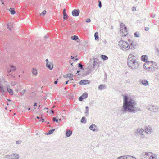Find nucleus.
<instances>
[{
    "instance_id": "72a5a7b5",
    "label": "nucleus",
    "mask_w": 159,
    "mask_h": 159,
    "mask_svg": "<svg viewBox=\"0 0 159 159\" xmlns=\"http://www.w3.org/2000/svg\"><path fill=\"white\" fill-rule=\"evenodd\" d=\"M93 66H94L95 67L96 66H97V67H98L99 65L98 64V62L96 61H94L93 62Z\"/></svg>"
},
{
    "instance_id": "5fc2aeb1",
    "label": "nucleus",
    "mask_w": 159,
    "mask_h": 159,
    "mask_svg": "<svg viewBox=\"0 0 159 159\" xmlns=\"http://www.w3.org/2000/svg\"><path fill=\"white\" fill-rule=\"evenodd\" d=\"M50 111V112H51V114H53V113H54V111H53V110H51Z\"/></svg>"
},
{
    "instance_id": "864d4df0",
    "label": "nucleus",
    "mask_w": 159,
    "mask_h": 159,
    "mask_svg": "<svg viewBox=\"0 0 159 159\" xmlns=\"http://www.w3.org/2000/svg\"><path fill=\"white\" fill-rule=\"evenodd\" d=\"M48 35H46L45 36H44V39H47V38H48Z\"/></svg>"
},
{
    "instance_id": "bb28decb",
    "label": "nucleus",
    "mask_w": 159,
    "mask_h": 159,
    "mask_svg": "<svg viewBox=\"0 0 159 159\" xmlns=\"http://www.w3.org/2000/svg\"><path fill=\"white\" fill-rule=\"evenodd\" d=\"M154 49L155 51V54H156V55L157 56H159V50L157 48L155 47V48Z\"/></svg>"
},
{
    "instance_id": "a878e982",
    "label": "nucleus",
    "mask_w": 159,
    "mask_h": 159,
    "mask_svg": "<svg viewBox=\"0 0 159 159\" xmlns=\"http://www.w3.org/2000/svg\"><path fill=\"white\" fill-rule=\"evenodd\" d=\"M101 57V58L104 61L107 60L108 59V57L106 55H102Z\"/></svg>"
},
{
    "instance_id": "5701e85b",
    "label": "nucleus",
    "mask_w": 159,
    "mask_h": 159,
    "mask_svg": "<svg viewBox=\"0 0 159 159\" xmlns=\"http://www.w3.org/2000/svg\"><path fill=\"white\" fill-rule=\"evenodd\" d=\"M13 26L12 24L11 23H9L7 25V27L9 30H11Z\"/></svg>"
},
{
    "instance_id": "c85d7f7f",
    "label": "nucleus",
    "mask_w": 159,
    "mask_h": 159,
    "mask_svg": "<svg viewBox=\"0 0 159 159\" xmlns=\"http://www.w3.org/2000/svg\"><path fill=\"white\" fill-rule=\"evenodd\" d=\"M55 130V129H51L49 131L48 133L47 134V135H50L53 133Z\"/></svg>"
},
{
    "instance_id": "0eeeda50",
    "label": "nucleus",
    "mask_w": 159,
    "mask_h": 159,
    "mask_svg": "<svg viewBox=\"0 0 159 159\" xmlns=\"http://www.w3.org/2000/svg\"><path fill=\"white\" fill-rule=\"evenodd\" d=\"M150 65V69H149L148 71H151L157 69L158 66L155 62L152 61Z\"/></svg>"
},
{
    "instance_id": "c9c22d12",
    "label": "nucleus",
    "mask_w": 159,
    "mask_h": 159,
    "mask_svg": "<svg viewBox=\"0 0 159 159\" xmlns=\"http://www.w3.org/2000/svg\"><path fill=\"white\" fill-rule=\"evenodd\" d=\"M68 18V16L66 14L63 15V19L64 20H66Z\"/></svg>"
},
{
    "instance_id": "a19ab883",
    "label": "nucleus",
    "mask_w": 159,
    "mask_h": 159,
    "mask_svg": "<svg viewBox=\"0 0 159 159\" xmlns=\"http://www.w3.org/2000/svg\"><path fill=\"white\" fill-rule=\"evenodd\" d=\"M151 157L152 158V159H157V155H154V156L152 155Z\"/></svg>"
},
{
    "instance_id": "e2e57ef3",
    "label": "nucleus",
    "mask_w": 159,
    "mask_h": 159,
    "mask_svg": "<svg viewBox=\"0 0 159 159\" xmlns=\"http://www.w3.org/2000/svg\"><path fill=\"white\" fill-rule=\"evenodd\" d=\"M1 2L2 4H3V5H4L3 1L2 0H1Z\"/></svg>"
},
{
    "instance_id": "9d476101",
    "label": "nucleus",
    "mask_w": 159,
    "mask_h": 159,
    "mask_svg": "<svg viewBox=\"0 0 159 159\" xmlns=\"http://www.w3.org/2000/svg\"><path fill=\"white\" fill-rule=\"evenodd\" d=\"M145 129V132L147 134H150L153 132L152 129L150 126L146 127Z\"/></svg>"
},
{
    "instance_id": "e433bc0d",
    "label": "nucleus",
    "mask_w": 159,
    "mask_h": 159,
    "mask_svg": "<svg viewBox=\"0 0 159 159\" xmlns=\"http://www.w3.org/2000/svg\"><path fill=\"white\" fill-rule=\"evenodd\" d=\"M134 35L136 37H139L140 35L139 33L137 31L134 34Z\"/></svg>"
},
{
    "instance_id": "f257e3e1",
    "label": "nucleus",
    "mask_w": 159,
    "mask_h": 159,
    "mask_svg": "<svg viewBox=\"0 0 159 159\" xmlns=\"http://www.w3.org/2000/svg\"><path fill=\"white\" fill-rule=\"evenodd\" d=\"M123 100V105L122 108L121 109V111L135 113L140 111V108L137 107V102L134 98L129 97L127 95H124Z\"/></svg>"
},
{
    "instance_id": "1a4fd4ad",
    "label": "nucleus",
    "mask_w": 159,
    "mask_h": 159,
    "mask_svg": "<svg viewBox=\"0 0 159 159\" xmlns=\"http://www.w3.org/2000/svg\"><path fill=\"white\" fill-rule=\"evenodd\" d=\"M80 12L79 9H75L72 11V14L73 16L76 17L79 16Z\"/></svg>"
},
{
    "instance_id": "49530a36",
    "label": "nucleus",
    "mask_w": 159,
    "mask_h": 159,
    "mask_svg": "<svg viewBox=\"0 0 159 159\" xmlns=\"http://www.w3.org/2000/svg\"><path fill=\"white\" fill-rule=\"evenodd\" d=\"M86 21L87 23H89L91 21V20L90 19L88 18L86 20Z\"/></svg>"
},
{
    "instance_id": "ea45409f",
    "label": "nucleus",
    "mask_w": 159,
    "mask_h": 159,
    "mask_svg": "<svg viewBox=\"0 0 159 159\" xmlns=\"http://www.w3.org/2000/svg\"><path fill=\"white\" fill-rule=\"evenodd\" d=\"M52 120L53 121H55L56 122H58V119H57L56 117H53L52 119Z\"/></svg>"
},
{
    "instance_id": "774afa93",
    "label": "nucleus",
    "mask_w": 159,
    "mask_h": 159,
    "mask_svg": "<svg viewBox=\"0 0 159 159\" xmlns=\"http://www.w3.org/2000/svg\"><path fill=\"white\" fill-rule=\"evenodd\" d=\"M152 155H151L150 156V157H149V159H152Z\"/></svg>"
},
{
    "instance_id": "6e6d98bb",
    "label": "nucleus",
    "mask_w": 159,
    "mask_h": 159,
    "mask_svg": "<svg viewBox=\"0 0 159 159\" xmlns=\"http://www.w3.org/2000/svg\"><path fill=\"white\" fill-rule=\"evenodd\" d=\"M151 17L152 18H153L155 17V15L153 14V15H151Z\"/></svg>"
},
{
    "instance_id": "4be33fe9",
    "label": "nucleus",
    "mask_w": 159,
    "mask_h": 159,
    "mask_svg": "<svg viewBox=\"0 0 159 159\" xmlns=\"http://www.w3.org/2000/svg\"><path fill=\"white\" fill-rule=\"evenodd\" d=\"M71 39L75 41H76L77 40H80L79 38H78V36L77 35H74L71 37Z\"/></svg>"
},
{
    "instance_id": "603ef678",
    "label": "nucleus",
    "mask_w": 159,
    "mask_h": 159,
    "mask_svg": "<svg viewBox=\"0 0 159 159\" xmlns=\"http://www.w3.org/2000/svg\"><path fill=\"white\" fill-rule=\"evenodd\" d=\"M58 80V79H57V80L56 81H54V83L55 84H56L57 83Z\"/></svg>"
},
{
    "instance_id": "9b49d317",
    "label": "nucleus",
    "mask_w": 159,
    "mask_h": 159,
    "mask_svg": "<svg viewBox=\"0 0 159 159\" xmlns=\"http://www.w3.org/2000/svg\"><path fill=\"white\" fill-rule=\"evenodd\" d=\"M88 94L87 93H84L79 98V100L80 101H82L84 99L88 97Z\"/></svg>"
},
{
    "instance_id": "412c9836",
    "label": "nucleus",
    "mask_w": 159,
    "mask_h": 159,
    "mask_svg": "<svg viewBox=\"0 0 159 159\" xmlns=\"http://www.w3.org/2000/svg\"><path fill=\"white\" fill-rule=\"evenodd\" d=\"M46 66L50 70H52L53 68V64L51 62H49L48 65H46Z\"/></svg>"
},
{
    "instance_id": "c756f323",
    "label": "nucleus",
    "mask_w": 159,
    "mask_h": 159,
    "mask_svg": "<svg viewBox=\"0 0 159 159\" xmlns=\"http://www.w3.org/2000/svg\"><path fill=\"white\" fill-rule=\"evenodd\" d=\"M86 108V111L85 112V116H88L89 114L88 110H89V107L88 106H86L85 107Z\"/></svg>"
},
{
    "instance_id": "7ed1b4c3",
    "label": "nucleus",
    "mask_w": 159,
    "mask_h": 159,
    "mask_svg": "<svg viewBox=\"0 0 159 159\" xmlns=\"http://www.w3.org/2000/svg\"><path fill=\"white\" fill-rule=\"evenodd\" d=\"M118 45L123 50H124V49L128 50L130 48V46H129L128 43L126 41H123L122 40H121L119 42Z\"/></svg>"
},
{
    "instance_id": "f704fd0d",
    "label": "nucleus",
    "mask_w": 159,
    "mask_h": 159,
    "mask_svg": "<svg viewBox=\"0 0 159 159\" xmlns=\"http://www.w3.org/2000/svg\"><path fill=\"white\" fill-rule=\"evenodd\" d=\"M81 122L82 123H85L86 122V118L85 117H83L81 120Z\"/></svg>"
},
{
    "instance_id": "37998d69",
    "label": "nucleus",
    "mask_w": 159,
    "mask_h": 159,
    "mask_svg": "<svg viewBox=\"0 0 159 159\" xmlns=\"http://www.w3.org/2000/svg\"><path fill=\"white\" fill-rule=\"evenodd\" d=\"M46 10H44L41 13V15H44L46 14Z\"/></svg>"
},
{
    "instance_id": "a18cd8bd",
    "label": "nucleus",
    "mask_w": 159,
    "mask_h": 159,
    "mask_svg": "<svg viewBox=\"0 0 159 159\" xmlns=\"http://www.w3.org/2000/svg\"><path fill=\"white\" fill-rule=\"evenodd\" d=\"M92 71L90 70L89 69L87 71V74H89L90 73H91V72Z\"/></svg>"
},
{
    "instance_id": "aec40b11",
    "label": "nucleus",
    "mask_w": 159,
    "mask_h": 159,
    "mask_svg": "<svg viewBox=\"0 0 159 159\" xmlns=\"http://www.w3.org/2000/svg\"><path fill=\"white\" fill-rule=\"evenodd\" d=\"M74 75L72 74H68L66 75H64L63 76L65 78H69V79H70L73 77Z\"/></svg>"
},
{
    "instance_id": "6ab92c4d",
    "label": "nucleus",
    "mask_w": 159,
    "mask_h": 159,
    "mask_svg": "<svg viewBox=\"0 0 159 159\" xmlns=\"http://www.w3.org/2000/svg\"><path fill=\"white\" fill-rule=\"evenodd\" d=\"M120 30H123V28H124V30H127V27L123 23H120Z\"/></svg>"
},
{
    "instance_id": "dca6fc26",
    "label": "nucleus",
    "mask_w": 159,
    "mask_h": 159,
    "mask_svg": "<svg viewBox=\"0 0 159 159\" xmlns=\"http://www.w3.org/2000/svg\"><path fill=\"white\" fill-rule=\"evenodd\" d=\"M88 83V80H82L79 83L80 85H86Z\"/></svg>"
},
{
    "instance_id": "cd10ccee",
    "label": "nucleus",
    "mask_w": 159,
    "mask_h": 159,
    "mask_svg": "<svg viewBox=\"0 0 159 159\" xmlns=\"http://www.w3.org/2000/svg\"><path fill=\"white\" fill-rule=\"evenodd\" d=\"M94 66H93V64H91L89 66V69L92 71L94 70Z\"/></svg>"
},
{
    "instance_id": "79ce46f5",
    "label": "nucleus",
    "mask_w": 159,
    "mask_h": 159,
    "mask_svg": "<svg viewBox=\"0 0 159 159\" xmlns=\"http://www.w3.org/2000/svg\"><path fill=\"white\" fill-rule=\"evenodd\" d=\"M98 6L100 8H101L102 7L101 2L100 1H98Z\"/></svg>"
},
{
    "instance_id": "13d9d810",
    "label": "nucleus",
    "mask_w": 159,
    "mask_h": 159,
    "mask_svg": "<svg viewBox=\"0 0 159 159\" xmlns=\"http://www.w3.org/2000/svg\"><path fill=\"white\" fill-rule=\"evenodd\" d=\"M69 80H68L67 81H66V83H65V84H68V82H69Z\"/></svg>"
},
{
    "instance_id": "680f3d73",
    "label": "nucleus",
    "mask_w": 159,
    "mask_h": 159,
    "mask_svg": "<svg viewBox=\"0 0 159 159\" xmlns=\"http://www.w3.org/2000/svg\"><path fill=\"white\" fill-rule=\"evenodd\" d=\"M80 72V70H78V71H77V72H76V74L78 73H79Z\"/></svg>"
},
{
    "instance_id": "0e129e2a",
    "label": "nucleus",
    "mask_w": 159,
    "mask_h": 159,
    "mask_svg": "<svg viewBox=\"0 0 159 159\" xmlns=\"http://www.w3.org/2000/svg\"><path fill=\"white\" fill-rule=\"evenodd\" d=\"M74 58V57H73V56H71V58H70L71 59H73Z\"/></svg>"
},
{
    "instance_id": "2f4dec72",
    "label": "nucleus",
    "mask_w": 159,
    "mask_h": 159,
    "mask_svg": "<svg viewBox=\"0 0 159 159\" xmlns=\"http://www.w3.org/2000/svg\"><path fill=\"white\" fill-rule=\"evenodd\" d=\"M98 89L100 90L104 89H105V85H100L98 86Z\"/></svg>"
},
{
    "instance_id": "09e8293b",
    "label": "nucleus",
    "mask_w": 159,
    "mask_h": 159,
    "mask_svg": "<svg viewBox=\"0 0 159 159\" xmlns=\"http://www.w3.org/2000/svg\"><path fill=\"white\" fill-rule=\"evenodd\" d=\"M21 143V141H17L16 142V144H19Z\"/></svg>"
},
{
    "instance_id": "de8ad7c7",
    "label": "nucleus",
    "mask_w": 159,
    "mask_h": 159,
    "mask_svg": "<svg viewBox=\"0 0 159 159\" xmlns=\"http://www.w3.org/2000/svg\"><path fill=\"white\" fill-rule=\"evenodd\" d=\"M130 47L131 46L133 48H134V45L133 43V42H132L131 43L130 45Z\"/></svg>"
},
{
    "instance_id": "6e6552de",
    "label": "nucleus",
    "mask_w": 159,
    "mask_h": 159,
    "mask_svg": "<svg viewBox=\"0 0 159 159\" xmlns=\"http://www.w3.org/2000/svg\"><path fill=\"white\" fill-rule=\"evenodd\" d=\"M152 61H146L143 65V68L148 70L149 69H150V65Z\"/></svg>"
},
{
    "instance_id": "3c124183",
    "label": "nucleus",
    "mask_w": 159,
    "mask_h": 159,
    "mask_svg": "<svg viewBox=\"0 0 159 159\" xmlns=\"http://www.w3.org/2000/svg\"><path fill=\"white\" fill-rule=\"evenodd\" d=\"M45 61L46 62V65H48V63H49L50 62L49 61H48V60L47 59L46 60H45Z\"/></svg>"
},
{
    "instance_id": "4c0bfd02",
    "label": "nucleus",
    "mask_w": 159,
    "mask_h": 159,
    "mask_svg": "<svg viewBox=\"0 0 159 159\" xmlns=\"http://www.w3.org/2000/svg\"><path fill=\"white\" fill-rule=\"evenodd\" d=\"M78 66L79 68H80L81 69H83V65L81 64L80 63H79L78 64Z\"/></svg>"
},
{
    "instance_id": "ddd939ff",
    "label": "nucleus",
    "mask_w": 159,
    "mask_h": 159,
    "mask_svg": "<svg viewBox=\"0 0 159 159\" xmlns=\"http://www.w3.org/2000/svg\"><path fill=\"white\" fill-rule=\"evenodd\" d=\"M89 129L90 130L93 131H96L97 130V126L94 124H92L91 125L89 126Z\"/></svg>"
},
{
    "instance_id": "393cba45",
    "label": "nucleus",
    "mask_w": 159,
    "mask_h": 159,
    "mask_svg": "<svg viewBox=\"0 0 159 159\" xmlns=\"http://www.w3.org/2000/svg\"><path fill=\"white\" fill-rule=\"evenodd\" d=\"M10 12L12 15H14L15 13V9L14 8H11L9 10Z\"/></svg>"
},
{
    "instance_id": "052dcab7",
    "label": "nucleus",
    "mask_w": 159,
    "mask_h": 159,
    "mask_svg": "<svg viewBox=\"0 0 159 159\" xmlns=\"http://www.w3.org/2000/svg\"><path fill=\"white\" fill-rule=\"evenodd\" d=\"M34 106H37V103H35L34 104Z\"/></svg>"
},
{
    "instance_id": "f8f14e48",
    "label": "nucleus",
    "mask_w": 159,
    "mask_h": 159,
    "mask_svg": "<svg viewBox=\"0 0 159 159\" xmlns=\"http://www.w3.org/2000/svg\"><path fill=\"white\" fill-rule=\"evenodd\" d=\"M11 159H19V154L16 153H13L9 156Z\"/></svg>"
},
{
    "instance_id": "423d86ee",
    "label": "nucleus",
    "mask_w": 159,
    "mask_h": 159,
    "mask_svg": "<svg viewBox=\"0 0 159 159\" xmlns=\"http://www.w3.org/2000/svg\"><path fill=\"white\" fill-rule=\"evenodd\" d=\"M145 132L144 130L142 128H138L137 129L136 134L140 136V137L143 138L145 137L144 134Z\"/></svg>"
},
{
    "instance_id": "473e14b6",
    "label": "nucleus",
    "mask_w": 159,
    "mask_h": 159,
    "mask_svg": "<svg viewBox=\"0 0 159 159\" xmlns=\"http://www.w3.org/2000/svg\"><path fill=\"white\" fill-rule=\"evenodd\" d=\"M151 154V153L150 152H145V153H143V156H151L150 155Z\"/></svg>"
},
{
    "instance_id": "2eb2a0df",
    "label": "nucleus",
    "mask_w": 159,
    "mask_h": 159,
    "mask_svg": "<svg viewBox=\"0 0 159 159\" xmlns=\"http://www.w3.org/2000/svg\"><path fill=\"white\" fill-rule=\"evenodd\" d=\"M140 83H142V84L147 86L149 84L148 82L146 80H139Z\"/></svg>"
},
{
    "instance_id": "f3484780",
    "label": "nucleus",
    "mask_w": 159,
    "mask_h": 159,
    "mask_svg": "<svg viewBox=\"0 0 159 159\" xmlns=\"http://www.w3.org/2000/svg\"><path fill=\"white\" fill-rule=\"evenodd\" d=\"M141 59L142 61L146 62L148 60V57L146 55H142Z\"/></svg>"
},
{
    "instance_id": "39448f33",
    "label": "nucleus",
    "mask_w": 159,
    "mask_h": 159,
    "mask_svg": "<svg viewBox=\"0 0 159 159\" xmlns=\"http://www.w3.org/2000/svg\"><path fill=\"white\" fill-rule=\"evenodd\" d=\"M7 90L11 95H13V91L12 89L9 88L8 87L6 89V88H4L2 85L0 84V94L2 95H4Z\"/></svg>"
},
{
    "instance_id": "20e7f679",
    "label": "nucleus",
    "mask_w": 159,
    "mask_h": 159,
    "mask_svg": "<svg viewBox=\"0 0 159 159\" xmlns=\"http://www.w3.org/2000/svg\"><path fill=\"white\" fill-rule=\"evenodd\" d=\"M146 108L147 109L153 112H159V106L155 104H152L148 106Z\"/></svg>"
},
{
    "instance_id": "8fccbe9b",
    "label": "nucleus",
    "mask_w": 159,
    "mask_h": 159,
    "mask_svg": "<svg viewBox=\"0 0 159 159\" xmlns=\"http://www.w3.org/2000/svg\"><path fill=\"white\" fill-rule=\"evenodd\" d=\"M66 14V9L65 8L63 9V15H64V14Z\"/></svg>"
},
{
    "instance_id": "7c9ffc66",
    "label": "nucleus",
    "mask_w": 159,
    "mask_h": 159,
    "mask_svg": "<svg viewBox=\"0 0 159 159\" xmlns=\"http://www.w3.org/2000/svg\"><path fill=\"white\" fill-rule=\"evenodd\" d=\"M32 71V73L34 75H35L37 73V70L36 69L33 68Z\"/></svg>"
},
{
    "instance_id": "338daca9",
    "label": "nucleus",
    "mask_w": 159,
    "mask_h": 159,
    "mask_svg": "<svg viewBox=\"0 0 159 159\" xmlns=\"http://www.w3.org/2000/svg\"><path fill=\"white\" fill-rule=\"evenodd\" d=\"M148 29H149V28L148 27H145V30H148Z\"/></svg>"
},
{
    "instance_id": "4468645a",
    "label": "nucleus",
    "mask_w": 159,
    "mask_h": 159,
    "mask_svg": "<svg viewBox=\"0 0 159 159\" xmlns=\"http://www.w3.org/2000/svg\"><path fill=\"white\" fill-rule=\"evenodd\" d=\"M127 30H120L119 33L121 37L126 36L128 34V33Z\"/></svg>"
},
{
    "instance_id": "f03ea898",
    "label": "nucleus",
    "mask_w": 159,
    "mask_h": 159,
    "mask_svg": "<svg viewBox=\"0 0 159 159\" xmlns=\"http://www.w3.org/2000/svg\"><path fill=\"white\" fill-rule=\"evenodd\" d=\"M127 62L128 66L130 68L135 70L138 68L139 63L136 61L135 56L133 54L129 55Z\"/></svg>"
},
{
    "instance_id": "69168bd1",
    "label": "nucleus",
    "mask_w": 159,
    "mask_h": 159,
    "mask_svg": "<svg viewBox=\"0 0 159 159\" xmlns=\"http://www.w3.org/2000/svg\"><path fill=\"white\" fill-rule=\"evenodd\" d=\"M136 10V8H134V7H133V9L132 10L133 11H135Z\"/></svg>"
},
{
    "instance_id": "b1692460",
    "label": "nucleus",
    "mask_w": 159,
    "mask_h": 159,
    "mask_svg": "<svg viewBox=\"0 0 159 159\" xmlns=\"http://www.w3.org/2000/svg\"><path fill=\"white\" fill-rule=\"evenodd\" d=\"M98 34V32L95 33L94 36L95 37V40L96 41H98L99 40Z\"/></svg>"
},
{
    "instance_id": "bf43d9fd",
    "label": "nucleus",
    "mask_w": 159,
    "mask_h": 159,
    "mask_svg": "<svg viewBox=\"0 0 159 159\" xmlns=\"http://www.w3.org/2000/svg\"><path fill=\"white\" fill-rule=\"evenodd\" d=\"M73 60L74 61H77L78 60V58H76L75 60Z\"/></svg>"
},
{
    "instance_id": "4d7b16f0",
    "label": "nucleus",
    "mask_w": 159,
    "mask_h": 159,
    "mask_svg": "<svg viewBox=\"0 0 159 159\" xmlns=\"http://www.w3.org/2000/svg\"><path fill=\"white\" fill-rule=\"evenodd\" d=\"M157 79L159 80V74H158L157 75Z\"/></svg>"
},
{
    "instance_id": "58836bf2",
    "label": "nucleus",
    "mask_w": 159,
    "mask_h": 159,
    "mask_svg": "<svg viewBox=\"0 0 159 159\" xmlns=\"http://www.w3.org/2000/svg\"><path fill=\"white\" fill-rule=\"evenodd\" d=\"M26 90L24 89L20 93V95L21 96H22L24 95V94L26 92Z\"/></svg>"
},
{
    "instance_id": "a211bd4d",
    "label": "nucleus",
    "mask_w": 159,
    "mask_h": 159,
    "mask_svg": "<svg viewBox=\"0 0 159 159\" xmlns=\"http://www.w3.org/2000/svg\"><path fill=\"white\" fill-rule=\"evenodd\" d=\"M72 134V132L70 130H67L66 132V136L67 137L70 136Z\"/></svg>"
},
{
    "instance_id": "c03bdc74",
    "label": "nucleus",
    "mask_w": 159,
    "mask_h": 159,
    "mask_svg": "<svg viewBox=\"0 0 159 159\" xmlns=\"http://www.w3.org/2000/svg\"><path fill=\"white\" fill-rule=\"evenodd\" d=\"M11 69L13 70H16V67L13 66H11Z\"/></svg>"
}]
</instances>
